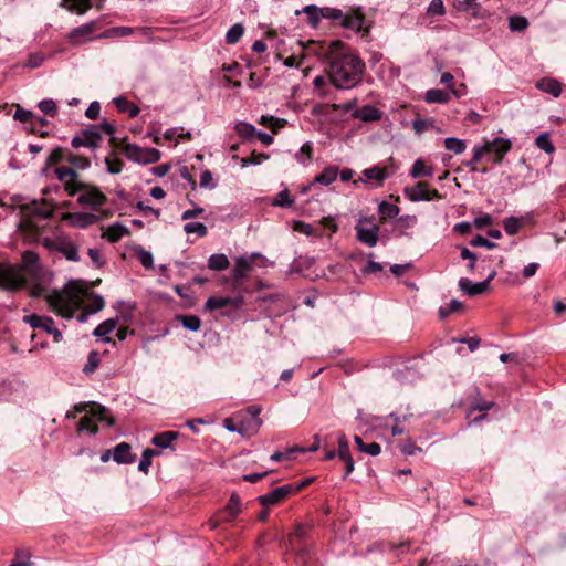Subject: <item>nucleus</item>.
Here are the masks:
<instances>
[{"instance_id":"f257e3e1","label":"nucleus","mask_w":566,"mask_h":566,"mask_svg":"<svg viewBox=\"0 0 566 566\" xmlns=\"http://www.w3.org/2000/svg\"><path fill=\"white\" fill-rule=\"evenodd\" d=\"M53 311L64 318H72L74 311L85 306L88 313L95 314L103 310L104 298L94 294L81 281H70L63 290H54L45 295Z\"/></svg>"},{"instance_id":"f03ea898","label":"nucleus","mask_w":566,"mask_h":566,"mask_svg":"<svg viewBox=\"0 0 566 566\" xmlns=\"http://www.w3.org/2000/svg\"><path fill=\"white\" fill-rule=\"evenodd\" d=\"M56 178L63 184L64 190L71 197L78 193L77 203L82 207L98 211L106 203L107 197L94 185L78 180V174L74 169L61 166L55 169Z\"/></svg>"},{"instance_id":"7ed1b4c3","label":"nucleus","mask_w":566,"mask_h":566,"mask_svg":"<svg viewBox=\"0 0 566 566\" xmlns=\"http://www.w3.org/2000/svg\"><path fill=\"white\" fill-rule=\"evenodd\" d=\"M364 71V63L350 53H336L329 63L328 76L337 88L348 90L356 86Z\"/></svg>"},{"instance_id":"20e7f679","label":"nucleus","mask_w":566,"mask_h":566,"mask_svg":"<svg viewBox=\"0 0 566 566\" xmlns=\"http://www.w3.org/2000/svg\"><path fill=\"white\" fill-rule=\"evenodd\" d=\"M6 271H8L11 275L18 276L20 279V284L18 286H3L7 290H18L23 287L28 280L34 279L35 282L31 286L30 293L33 297L45 298V295L51 293L52 291H48L44 282V275L41 273V268L39 264V255L31 251H24L22 254V268L20 270H13L0 264Z\"/></svg>"},{"instance_id":"39448f33","label":"nucleus","mask_w":566,"mask_h":566,"mask_svg":"<svg viewBox=\"0 0 566 566\" xmlns=\"http://www.w3.org/2000/svg\"><path fill=\"white\" fill-rule=\"evenodd\" d=\"M300 45H302V54H304V57L306 55H315L319 59L328 60L329 62L343 48V43L339 40H335L329 43L310 41L306 44H303L300 42Z\"/></svg>"},{"instance_id":"423d86ee","label":"nucleus","mask_w":566,"mask_h":566,"mask_svg":"<svg viewBox=\"0 0 566 566\" xmlns=\"http://www.w3.org/2000/svg\"><path fill=\"white\" fill-rule=\"evenodd\" d=\"M357 240L367 247H375L378 242L379 226L373 218L361 217L355 226Z\"/></svg>"},{"instance_id":"0eeeda50","label":"nucleus","mask_w":566,"mask_h":566,"mask_svg":"<svg viewBox=\"0 0 566 566\" xmlns=\"http://www.w3.org/2000/svg\"><path fill=\"white\" fill-rule=\"evenodd\" d=\"M123 151L129 160L138 164H153L160 158L159 150L155 148H142L136 144H126Z\"/></svg>"},{"instance_id":"6e6552de","label":"nucleus","mask_w":566,"mask_h":566,"mask_svg":"<svg viewBox=\"0 0 566 566\" xmlns=\"http://www.w3.org/2000/svg\"><path fill=\"white\" fill-rule=\"evenodd\" d=\"M22 321L29 324L33 329H41L52 335L56 343L62 339V333L55 327L54 321L49 316L30 314L23 316Z\"/></svg>"},{"instance_id":"1a4fd4ad","label":"nucleus","mask_w":566,"mask_h":566,"mask_svg":"<svg viewBox=\"0 0 566 566\" xmlns=\"http://www.w3.org/2000/svg\"><path fill=\"white\" fill-rule=\"evenodd\" d=\"M42 242L44 247L61 252L70 261L80 260L76 245L67 238H44Z\"/></svg>"},{"instance_id":"9d476101","label":"nucleus","mask_w":566,"mask_h":566,"mask_svg":"<svg viewBox=\"0 0 566 566\" xmlns=\"http://www.w3.org/2000/svg\"><path fill=\"white\" fill-rule=\"evenodd\" d=\"M512 143L509 139L496 137L492 142H486L482 146H474L473 148V161H480L482 157L490 151L496 155L504 156L510 151Z\"/></svg>"},{"instance_id":"9b49d317","label":"nucleus","mask_w":566,"mask_h":566,"mask_svg":"<svg viewBox=\"0 0 566 566\" xmlns=\"http://www.w3.org/2000/svg\"><path fill=\"white\" fill-rule=\"evenodd\" d=\"M405 196L410 201H431L441 199V195L437 189H429L427 182H418L415 186L405 187Z\"/></svg>"},{"instance_id":"f8f14e48","label":"nucleus","mask_w":566,"mask_h":566,"mask_svg":"<svg viewBox=\"0 0 566 566\" xmlns=\"http://www.w3.org/2000/svg\"><path fill=\"white\" fill-rule=\"evenodd\" d=\"M101 142V133L96 128H88L74 136L71 140V145L74 148L86 147L94 150L99 147Z\"/></svg>"},{"instance_id":"ddd939ff","label":"nucleus","mask_w":566,"mask_h":566,"mask_svg":"<svg viewBox=\"0 0 566 566\" xmlns=\"http://www.w3.org/2000/svg\"><path fill=\"white\" fill-rule=\"evenodd\" d=\"M295 492H297V488H294L293 485L285 484V485L275 488L274 490H272L269 493L260 495L258 497V501L263 506H271V505H275V504L282 502L289 495L294 494Z\"/></svg>"},{"instance_id":"4468645a","label":"nucleus","mask_w":566,"mask_h":566,"mask_svg":"<svg viewBox=\"0 0 566 566\" xmlns=\"http://www.w3.org/2000/svg\"><path fill=\"white\" fill-rule=\"evenodd\" d=\"M63 220L67 221L72 227L84 229L97 223L101 217L93 212H67L63 214Z\"/></svg>"},{"instance_id":"2eb2a0df","label":"nucleus","mask_w":566,"mask_h":566,"mask_svg":"<svg viewBox=\"0 0 566 566\" xmlns=\"http://www.w3.org/2000/svg\"><path fill=\"white\" fill-rule=\"evenodd\" d=\"M243 302H244V298L241 295H238L235 297L211 296L206 301L205 307L208 311H216V310L223 308L227 306H230L233 310H238L243 305Z\"/></svg>"},{"instance_id":"dca6fc26","label":"nucleus","mask_w":566,"mask_h":566,"mask_svg":"<svg viewBox=\"0 0 566 566\" xmlns=\"http://www.w3.org/2000/svg\"><path fill=\"white\" fill-rule=\"evenodd\" d=\"M259 256L260 253H252L250 256L242 255L234 260L232 274L235 282H239L249 275L252 270L254 259Z\"/></svg>"},{"instance_id":"f3484780","label":"nucleus","mask_w":566,"mask_h":566,"mask_svg":"<svg viewBox=\"0 0 566 566\" xmlns=\"http://www.w3.org/2000/svg\"><path fill=\"white\" fill-rule=\"evenodd\" d=\"M365 15L360 9H350L346 13L343 12L340 25L346 29L359 32L364 30Z\"/></svg>"},{"instance_id":"a211bd4d","label":"nucleus","mask_w":566,"mask_h":566,"mask_svg":"<svg viewBox=\"0 0 566 566\" xmlns=\"http://www.w3.org/2000/svg\"><path fill=\"white\" fill-rule=\"evenodd\" d=\"M76 412H88L92 418H95L98 421H105L108 426L114 424V419L108 415V411L105 407L96 403L91 402L84 406H76L75 407Z\"/></svg>"},{"instance_id":"6ab92c4d","label":"nucleus","mask_w":566,"mask_h":566,"mask_svg":"<svg viewBox=\"0 0 566 566\" xmlns=\"http://www.w3.org/2000/svg\"><path fill=\"white\" fill-rule=\"evenodd\" d=\"M459 289L469 296H475L485 293L488 287V281L473 282L467 277L459 280Z\"/></svg>"},{"instance_id":"aec40b11","label":"nucleus","mask_w":566,"mask_h":566,"mask_svg":"<svg viewBox=\"0 0 566 566\" xmlns=\"http://www.w3.org/2000/svg\"><path fill=\"white\" fill-rule=\"evenodd\" d=\"M113 460L117 463H133L136 457L132 454V447L127 442L118 443L113 450Z\"/></svg>"},{"instance_id":"412c9836","label":"nucleus","mask_w":566,"mask_h":566,"mask_svg":"<svg viewBox=\"0 0 566 566\" xmlns=\"http://www.w3.org/2000/svg\"><path fill=\"white\" fill-rule=\"evenodd\" d=\"M241 507V501L239 495L233 493L230 496L228 504L226 505L223 512L221 513V521L229 522L233 520L239 513Z\"/></svg>"},{"instance_id":"4be33fe9","label":"nucleus","mask_w":566,"mask_h":566,"mask_svg":"<svg viewBox=\"0 0 566 566\" xmlns=\"http://www.w3.org/2000/svg\"><path fill=\"white\" fill-rule=\"evenodd\" d=\"M381 111L371 105H365L354 113V117L363 122H376L381 118Z\"/></svg>"},{"instance_id":"5701e85b","label":"nucleus","mask_w":566,"mask_h":566,"mask_svg":"<svg viewBox=\"0 0 566 566\" xmlns=\"http://www.w3.org/2000/svg\"><path fill=\"white\" fill-rule=\"evenodd\" d=\"M536 87L554 97H558L562 93L560 83L554 78H542L537 82Z\"/></svg>"},{"instance_id":"b1692460","label":"nucleus","mask_w":566,"mask_h":566,"mask_svg":"<svg viewBox=\"0 0 566 566\" xmlns=\"http://www.w3.org/2000/svg\"><path fill=\"white\" fill-rule=\"evenodd\" d=\"M113 102L119 112L127 113L130 117H136L139 114V107L125 97H116Z\"/></svg>"},{"instance_id":"393cba45","label":"nucleus","mask_w":566,"mask_h":566,"mask_svg":"<svg viewBox=\"0 0 566 566\" xmlns=\"http://www.w3.org/2000/svg\"><path fill=\"white\" fill-rule=\"evenodd\" d=\"M337 176L338 168L335 166H331L325 168L319 175H317L314 179V182L328 186L336 180Z\"/></svg>"},{"instance_id":"a878e982","label":"nucleus","mask_w":566,"mask_h":566,"mask_svg":"<svg viewBox=\"0 0 566 566\" xmlns=\"http://www.w3.org/2000/svg\"><path fill=\"white\" fill-rule=\"evenodd\" d=\"M178 437L177 432L165 431L153 437L151 442L159 448H169L171 442Z\"/></svg>"},{"instance_id":"bb28decb","label":"nucleus","mask_w":566,"mask_h":566,"mask_svg":"<svg viewBox=\"0 0 566 566\" xmlns=\"http://www.w3.org/2000/svg\"><path fill=\"white\" fill-rule=\"evenodd\" d=\"M95 29V23L90 22L73 29L70 33V40L77 42L80 39L88 38Z\"/></svg>"},{"instance_id":"cd10ccee","label":"nucleus","mask_w":566,"mask_h":566,"mask_svg":"<svg viewBox=\"0 0 566 566\" xmlns=\"http://www.w3.org/2000/svg\"><path fill=\"white\" fill-rule=\"evenodd\" d=\"M410 175L412 178L431 177L433 169L424 164L422 159H417L411 168Z\"/></svg>"},{"instance_id":"c85d7f7f","label":"nucleus","mask_w":566,"mask_h":566,"mask_svg":"<svg viewBox=\"0 0 566 566\" xmlns=\"http://www.w3.org/2000/svg\"><path fill=\"white\" fill-rule=\"evenodd\" d=\"M229 260L226 254H212L208 260V268L213 271H222L228 269Z\"/></svg>"},{"instance_id":"c756f323","label":"nucleus","mask_w":566,"mask_h":566,"mask_svg":"<svg viewBox=\"0 0 566 566\" xmlns=\"http://www.w3.org/2000/svg\"><path fill=\"white\" fill-rule=\"evenodd\" d=\"M363 175L368 180H375L377 185H381L387 177L386 169L378 166L367 168L363 171Z\"/></svg>"},{"instance_id":"7c9ffc66","label":"nucleus","mask_w":566,"mask_h":566,"mask_svg":"<svg viewBox=\"0 0 566 566\" xmlns=\"http://www.w3.org/2000/svg\"><path fill=\"white\" fill-rule=\"evenodd\" d=\"M449 93L443 90L432 88L426 92V102L427 103H440L444 104L449 101Z\"/></svg>"},{"instance_id":"2f4dec72","label":"nucleus","mask_w":566,"mask_h":566,"mask_svg":"<svg viewBox=\"0 0 566 566\" xmlns=\"http://www.w3.org/2000/svg\"><path fill=\"white\" fill-rule=\"evenodd\" d=\"M159 451L154 449H145L142 454V459L138 464V470L143 473L147 474L149 472V467L151 465V459L155 455H159Z\"/></svg>"},{"instance_id":"473e14b6","label":"nucleus","mask_w":566,"mask_h":566,"mask_svg":"<svg viewBox=\"0 0 566 566\" xmlns=\"http://www.w3.org/2000/svg\"><path fill=\"white\" fill-rule=\"evenodd\" d=\"M117 325L116 318H109L101 323L93 332V335L96 337H104L111 334Z\"/></svg>"},{"instance_id":"72a5a7b5","label":"nucleus","mask_w":566,"mask_h":566,"mask_svg":"<svg viewBox=\"0 0 566 566\" xmlns=\"http://www.w3.org/2000/svg\"><path fill=\"white\" fill-rule=\"evenodd\" d=\"M243 33H244L243 24L235 23L226 33V42L228 44H235L242 38Z\"/></svg>"},{"instance_id":"f704fd0d","label":"nucleus","mask_w":566,"mask_h":566,"mask_svg":"<svg viewBox=\"0 0 566 566\" xmlns=\"http://www.w3.org/2000/svg\"><path fill=\"white\" fill-rule=\"evenodd\" d=\"M177 319L181 322L182 326L191 332H196L201 326V321L196 315H179Z\"/></svg>"},{"instance_id":"c9c22d12","label":"nucleus","mask_w":566,"mask_h":566,"mask_svg":"<svg viewBox=\"0 0 566 566\" xmlns=\"http://www.w3.org/2000/svg\"><path fill=\"white\" fill-rule=\"evenodd\" d=\"M378 211L380 213V220L384 221L387 218H395L399 213V208L394 203L382 201L378 206Z\"/></svg>"},{"instance_id":"e433bc0d","label":"nucleus","mask_w":566,"mask_h":566,"mask_svg":"<svg viewBox=\"0 0 566 566\" xmlns=\"http://www.w3.org/2000/svg\"><path fill=\"white\" fill-rule=\"evenodd\" d=\"M444 147L448 150L459 155L465 150L467 144L464 140L459 139L457 137H448L444 139Z\"/></svg>"},{"instance_id":"4c0bfd02","label":"nucleus","mask_w":566,"mask_h":566,"mask_svg":"<svg viewBox=\"0 0 566 566\" xmlns=\"http://www.w3.org/2000/svg\"><path fill=\"white\" fill-rule=\"evenodd\" d=\"M126 233H128L127 228L120 223H114L107 229V238L111 242L118 241Z\"/></svg>"},{"instance_id":"58836bf2","label":"nucleus","mask_w":566,"mask_h":566,"mask_svg":"<svg viewBox=\"0 0 566 566\" xmlns=\"http://www.w3.org/2000/svg\"><path fill=\"white\" fill-rule=\"evenodd\" d=\"M304 13L307 15L308 23L316 28L319 20L322 19V8L316 6H307L304 8Z\"/></svg>"},{"instance_id":"ea45409f","label":"nucleus","mask_w":566,"mask_h":566,"mask_svg":"<svg viewBox=\"0 0 566 566\" xmlns=\"http://www.w3.org/2000/svg\"><path fill=\"white\" fill-rule=\"evenodd\" d=\"M66 160L73 166L72 169L85 170L91 166V161L87 157L80 155H69Z\"/></svg>"},{"instance_id":"a19ab883","label":"nucleus","mask_w":566,"mask_h":566,"mask_svg":"<svg viewBox=\"0 0 566 566\" xmlns=\"http://www.w3.org/2000/svg\"><path fill=\"white\" fill-rule=\"evenodd\" d=\"M261 125L266 126L272 129L273 133H276L277 129L283 127L285 125V120L282 118H276L273 116H261V119L259 122Z\"/></svg>"},{"instance_id":"79ce46f5","label":"nucleus","mask_w":566,"mask_h":566,"mask_svg":"<svg viewBox=\"0 0 566 566\" xmlns=\"http://www.w3.org/2000/svg\"><path fill=\"white\" fill-rule=\"evenodd\" d=\"M528 27V21L522 15H513L509 19V28L513 32L524 31Z\"/></svg>"},{"instance_id":"37998d69","label":"nucleus","mask_w":566,"mask_h":566,"mask_svg":"<svg viewBox=\"0 0 566 566\" xmlns=\"http://www.w3.org/2000/svg\"><path fill=\"white\" fill-rule=\"evenodd\" d=\"M504 230L509 235H514L522 227V220L516 217L506 218L503 222Z\"/></svg>"},{"instance_id":"c03bdc74","label":"nucleus","mask_w":566,"mask_h":566,"mask_svg":"<svg viewBox=\"0 0 566 566\" xmlns=\"http://www.w3.org/2000/svg\"><path fill=\"white\" fill-rule=\"evenodd\" d=\"M20 284V279L18 276L11 275L8 271H6L0 265V286H18Z\"/></svg>"},{"instance_id":"a18cd8bd","label":"nucleus","mask_w":566,"mask_h":566,"mask_svg":"<svg viewBox=\"0 0 566 566\" xmlns=\"http://www.w3.org/2000/svg\"><path fill=\"white\" fill-rule=\"evenodd\" d=\"M184 231L186 233H196L200 238L207 235V227L201 222H188L184 226Z\"/></svg>"},{"instance_id":"49530a36","label":"nucleus","mask_w":566,"mask_h":566,"mask_svg":"<svg viewBox=\"0 0 566 566\" xmlns=\"http://www.w3.org/2000/svg\"><path fill=\"white\" fill-rule=\"evenodd\" d=\"M269 158L268 155L262 153H252L250 157L241 158L240 164L241 167H248L250 165H260L261 163L265 161Z\"/></svg>"},{"instance_id":"de8ad7c7","label":"nucleus","mask_w":566,"mask_h":566,"mask_svg":"<svg viewBox=\"0 0 566 566\" xmlns=\"http://www.w3.org/2000/svg\"><path fill=\"white\" fill-rule=\"evenodd\" d=\"M69 2L70 11H77L80 14L86 12L91 8V0H64Z\"/></svg>"},{"instance_id":"09e8293b","label":"nucleus","mask_w":566,"mask_h":566,"mask_svg":"<svg viewBox=\"0 0 566 566\" xmlns=\"http://www.w3.org/2000/svg\"><path fill=\"white\" fill-rule=\"evenodd\" d=\"M336 452H337V457L342 460L352 458V455L349 453L348 441H347L345 434H343V433L338 436V450Z\"/></svg>"},{"instance_id":"8fccbe9b","label":"nucleus","mask_w":566,"mask_h":566,"mask_svg":"<svg viewBox=\"0 0 566 566\" xmlns=\"http://www.w3.org/2000/svg\"><path fill=\"white\" fill-rule=\"evenodd\" d=\"M312 151H313L312 144L310 142L305 143L301 147L300 151L296 154L297 161L303 165H306L312 158Z\"/></svg>"},{"instance_id":"3c124183","label":"nucleus","mask_w":566,"mask_h":566,"mask_svg":"<svg viewBox=\"0 0 566 566\" xmlns=\"http://www.w3.org/2000/svg\"><path fill=\"white\" fill-rule=\"evenodd\" d=\"M536 146L547 154H552L555 148L547 134H541L535 140Z\"/></svg>"},{"instance_id":"603ef678","label":"nucleus","mask_w":566,"mask_h":566,"mask_svg":"<svg viewBox=\"0 0 566 566\" xmlns=\"http://www.w3.org/2000/svg\"><path fill=\"white\" fill-rule=\"evenodd\" d=\"M235 132L243 138H251L256 134V129L253 125L248 123H239L235 126Z\"/></svg>"},{"instance_id":"864d4df0","label":"nucleus","mask_w":566,"mask_h":566,"mask_svg":"<svg viewBox=\"0 0 566 566\" xmlns=\"http://www.w3.org/2000/svg\"><path fill=\"white\" fill-rule=\"evenodd\" d=\"M105 165H106V170L107 172L112 174V175H117L122 171L123 169V161L118 158H113V157H106L105 158Z\"/></svg>"},{"instance_id":"5fc2aeb1","label":"nucleus","mask_w":566,"mask_h":566,"mask_svg":"<svg viewBox=\"0 0 566 566\" xmlns=\"http://www.w3.org/2000/svg\"><path fill=\"white\" fill-rule=\"evenodd\" d=\"M78 431H88L93 434L97 433L98 428L94 423L93 418L91 416H84L81 418L78 422Z\"/></svg>"},{"instance_id":"6e6d98bb","label":"nucleus","mask_w":566,"mask_h":566,"mask_svg":"<svg viewBox=\"0 0 566 566\" xmlns=\"http://www.w3.org/2000/svg\"><path fill=\"white\" fill-rule=\"evenodd\" d=\"M463 308V303L458 300H452L447 307L439 308V315L441 318H446L449 314L453 312L461 311Z\"/></svg>"},{"instance_id":"4d7b16f0","label":"nucleus","mask_w":566,"mask_h":566,"mask_svg":"<svg viewBox=\"0 0 566 566\" xmlns=\"http://www.w3.org/2000/svg\"><path fill=\"white\" fill-rule=\"evenodd\" d=\"M98 365H99V355L97 352L93 350L88 354L87 363L83 367V371L85 374H91L97 368Z\"/></svg>"},{"instance_id":"13d9d810","label":"nucleus","mask_w":566,"mask_h":566,"mask_svg":"<svg viewBox=\"0 0 566 566\" xmlns=\"http://www.w3.org/2000/svg\"><path fill=\"white\" fill-rule=\"evenodd\" d=\"M433 126L432 119L417 118L412 122V128L417 135Z\"/></svg>"},{"instance_id":"bf43d9fd","label":"nucleus","mask_w":566,"mask_h":566,"mask_svg":"<svg viewBox=\"0 0 566 566\" xmlns=\"http://www.w3.org/2000/svg\"><path fill=\"white\" fill-rule=\"evenodd\" d=\"M428 14L443 15L446 13L444 4L442 0H431L427 9Z\"/></svg>"},{"instance_id":"052dcab7","label":"nucleus","mask_w":566,"mask_h":566,"mask_svg":"<svg viewBox=\"0 0 566 566\" xmlns=\"http://www.w3.org/2000/svg\"><path fill=\"white\" fill-rule=\"evenodd\" d=\"M293 203V199L290 197L289 191L285 189L281 191L273 200V206L290 207Z\"/></svg>"},{"instance_id":"680f3d73","label":"nucleus","mask_w":566,"mask_h":566,"mask_svg":"<svg viewBox=\"0 0 566 566\" xmlns=\"http://www.w3.org/2000/svg\"><path fill=\"white\" fill-rule=\"evenodd\" d=\"M39 108L41 112L49 116H55L56 114V104L53 99H43L39 103Z\"/></svg>"},{"instance_id":"e2e57ef3","label":"nucleus","mask_w":566,"mask_h":566,"mask_svg":"<svg viewBox=\"0 0 566 566\" xmlns=\"http://www.w3.org/2000/svg\"><path fill=\"white\" fill-rule=\"evenodd\" d=\"M323 18L328 20H337L340 22L343 18V11L333 8H322V19Z\"/></svg>"},{"instance_id":"0e129e2a","label":"nucleus","mask_w":566,"mask_h":566,"mask_svg":"<svg viewBox=\"0 0 566 566\" xmlns=\"http://www.w3.org/2000/svg\"><path fill=\"white\" fill-rule=\"evenodd\" d=\"M63 149L57 147L51 151L46 158V166H53L63 160Z\"/></svg>"},{"instance_id":"69168bd1","label":"nucleus","mask_w":566,"mask_h":566,"mask_svg":"<svg viewBox=\"0 0 566 566\" xmlns=\"http://www.w3.org/2000/svg\"><path fill=\"white\" fill-rule=\"evenodd\" d=\"M138 258L144 268H146V269L154 268V258L149 251L142 249Z\"/></svg>"},{"instance_id":"338daca9","label":"nucleus","mask_w":566,"mask_h":566,"mask_svg":"<svg viewBox=\"0 0 566 566\" xmlns=\"http://www.w3.org/2000/svg\"><path fill=\"white\" fill-rule=\"evenodd\" d=\"M200 187L213 189L216 184L213 182L212 174L210 170L202 171L200 176Z\"/></svg>"},{"instance_id":"774afa93","label":"nucleus","mask_w":566,"mask_h":566,"mask_svg":"<svg viewBox=\"0 0 566 566\" xmlns=\"http://www.w3.org/2000/svg\"><path fill=\"white\" fill-rule=\"evenodd\" d=\"M470 243L472 247H484L486 249H493L496 247V244L494 242L489 241L488 239H485L482 235H476L475 238H473L471 240Z\"/></svg>"}]
</instances>
